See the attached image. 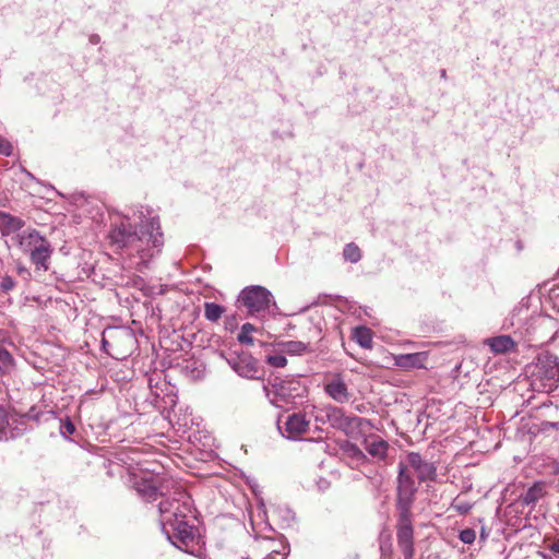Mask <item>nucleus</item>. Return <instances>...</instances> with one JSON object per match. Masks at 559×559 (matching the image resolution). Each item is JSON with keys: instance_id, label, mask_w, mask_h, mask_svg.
I'll list each match as a JSON object with an SVG mask.
<instances>
[{"instance_id": "28", "label": "nucleus", "mask_w": 559, "mask_h": 559, "mask_svg": "<svg viewBox=\"0 0 559 559\" xmlns=\"http://www.w3.org/2000/svg\"><path fill=\"white\" fill-rule=\"evenodd\" d=\"M475 538H476V533L472 528H465V530L461 531V533H460V539L464 544H472V543H474Z\"/></svg>"}, {"instance_id": "27", "label": "nucleus", "mask_w": 559, "mask_h": 559, "mask_svg": "<svg viewBox=\"0 0 559 559\" xmlns=\"http://www.w3.org/2000/svg\"><path fill=\"white\" fill-rule=\"evenodd\" d=\"M267 364L276 368H283L287 365V359L282 354L269 355L266 357Z\"/></svg>"}, {"instance_id": "13", "label": "nucleus", "mask_w": 559, "mask_h": 559, "mask_svg": "<svg viewBox=\"0 0 559 559\" xmlns=\"http://www.w3.org/2000/svg\"><path fill=\"white\" fill-rule=\"evenodd\" d=\"M407 467H412L420 481L432 480L437 468L433 463L425 461L418 453L411 452L407 455Z\"/></svg>"}, {"instance_id": "24", "label": "nucleus", "mask_w": 559, "mask_h": 559, "mask_svg": "<svg viewBox=\"0 0 559 559\" xmlns=\"http://www.w3.org/2000/svg\"><path fill=\"white\" fill-rule=\"evenodd\" d=\"M14 368L12 355L3 347L0 348V372L10 373Z\"/></svg>"}, {"instance_id": "9", "label": "nucleus", "mask_w": 559, "mask_h": 559, "mask_svg": "<svg viewBox=\"0 0 559 559\" xmlns=\"http://www.w3.org/2000/svg\"><path fill=\"white\" fill-rule=\"evenodd\" d=\"M415 491V483L407 472V466L401 462L397 477V502L401 510L409 509Z\"/></svg>"}, {"instance_id": "8", "label": "nucleus", "mask_w": 559, "mask_h": 559, "mask_svg": "<svg viewBox=\"0 0 559 559\" xmlns=\"http://www.w3.org/2000/svg\"><path fill=\"white\" fill-rule=\"evenodd\" d=\"M263 390L265 395L272 403H276V397L283 402H289L299 395L300 385L298 381L295 380H276L271 388L269 385H264Z\"/></svg>"}, {"instance_id": "32", "label": "nucleus", "mask_w": 559, "mask_h": 559, "mask_svg": "<svg viewBox=\"0 0 559 559\" xmlns=\"http://www.w3.org/2000/svg\"><path fill=\"white\" fill-rule=\"evenodd\" d=\"M8 425L5 412L2 407H0V440L4 435L5 427Z\"/></svg>"}, {"instance_id": "31", "label": "nucleus", "mask_w": 559, "mask_h": 559, "mask_svg": "<svg viewBox=\"0 0 559 559\" xmlns=\"http://www.w3.org/2000/svg\"><path fill=\"white\" fill-rule=\"evenodd\" d=\"M75 431V427L71 420H66L61 425V433L63 435H72Z\"/></svg>"}, {"instance_id": "25", "label": "nucleus", "mask_w": 559, "mask_h": 559, "mask_svg": "<svg viewBox=\"0 0 559 559\" xmlns=\"http://www.w3.org/2000/svg\"><path fill=\"white\" fill-rule=\"evenodd\" d=\"M343 257L345 260H347L352 263H357L361 258L360 249L358 248L357 245H355L353 242L347 243L344 247Z\"/></svg>"}, {"instance_id": "16", "label": "nucleus", "mask_w": 559, "mask_h": 559, "mask_svg": "<svg viewBox=\"0 0 559 559\" xmlns=\"http://www.w3.org/2000/svg\"><path fill=\"white\" fill-rule=\"evenodd\" d=\"M44 239L36 230H25L19 235V246L25 253H31L43 243Z\"/></svg>"}, {"instance_id": "37", "label": "nucleus", "mask_w": 559, "mask_h": 559, "mask_svg": "<svg viewBox=\"0 0 559 559\" xmlns=\"http://www.w3.org/2000/svg\"><path fill=\"white\" fill-rule=\"evenodd\" d=\"M456 509L461 512V513H466L468 512V510L471 509L469 506L467 504H462V506H456Z\"/></svg>"}, {"instance_id": "26", "label": "nucleus", "mask_w": 559, "mask_h": 559, "mask_svg": "<svg viewBox=\"0 0 559 559\" xmlns=\"http://www.w3.org/2000/svg\"><path fill=\"white\" fill-rule=\"evenodd\" d=\"M257 329L253 324L251 323H245L242 326H241V331L240 333L238 334V341L239 343L241 344H247V345H253V338L250 336V334L252 332H254Z\"/></svg>"}, {"instance_id": "14", "label": "nucleus", "mask_w": 559, "mask_h": 559, "mask_svg": "<svg viewBox=\"0 0 559 559\" xmlns=\"http://www.w3.org/2000/svg\"><path fill=\"white\" fill-rule=\"evenodd\" d=\"M426 361V353L402 354L394 356L395 366L403 369L424 368Z\"/></svg>"}, {"instance_id": "22", "label": "nucleus", "mask_w": 559, "mask_h": 559, "mask_svg": "<svg viewBox=\"0 0 559 559\" xmlns=\"http://www.w3.org/2000/svg\"><path fill=\"white\" fill-rule=\"evenodd\" d=\"M282 348L285 353L290 355H302L309 352V345L300 341H288L282 343Z\"/></svg>"}, {"instance_id": "3", "label": "nucleus", "mask_w": 559, "mask_h": 559, "mask_svg": "<svg viewBox=\"0 0 559 559\" xmlns=\"http://www.w3.org/2000/svg\"><path fill=\"white\" fill-rule=\"evenodd\" d=\"M530 372L531 386L534 391L545 393L554 391L559 383L558 357L549 353L540 354Z\"/></svg>"}, {"instance_id": "11", "label": "nucleus", "mask_w": 559, "mask_h": 559, "mask_svg": "<svg viewBox=\"0 0 559 559\" xmlns=\"http://www.w3.org/2000/svg\"><path fill=\"white\" fill-rule=\"evenodd\" d=\"M310 420L306 418L305 414L294 413L286 417L285 421H278V428L283 436L288 439H297L309 429Z\"/></svg>"}, {"instance_id": "36", "label": "nucleus", "mask_w": 559, "mask_h": 559, "mask_svg": "<svg viewBox=\"0 0 559 559\" xmlns=\"http://www.w3.org/2000/svg\"><path fill=\"white\" fill-rule=\"evenodd\" d=\"M11 224L14 229H20L22 227V222L19 218H11Z\"/></svg>"}, {"instance_id": "1", "label": "nucleus", "mask_w": 559, "mask_h": 559, "mask_svg": "<svg viewBox=\"0 0 559 559\" xmlns=\"http://www.w3.org/2000/svg\"><path fill=\"white\" fill-rule=\"evenodd\" d=\"M110 238L118 247L129 250L130 255L139 257L138 270L146 266L147 262L159 253L163 246V234L156 217L146 221L141 218L139 229L133 228L130 218H127L110 231Z\"/></svg>"}, {"instance_id": "6", "label": "nucleus", "mask_w": 559, "mask_h": 559, "mask_svg": "<svg viewBox=\"0 0 559 559\" xmlns=\"http://www.w3.org/2000/svg\"><path fill=\"white\" fill-rule=\"evenodd\" d=\"M272 298V294L262 286L248 287L241 292L239 297L251 314L259 313L267 309Z\"/></svg>"}, {"instance_id": "34", "label": "nucleus", "mask_w": 559, "mask_h": 559, "mask_svg": "<svg viewBox=\"0 0 559 559\" xmlns=\"http://www.w3.org/2000/svg\"><path fill=\"white\" fill-rule=\"evenodd\" d=\"M9 341V334L5 330L0 329V348L3 347V344H5Z\"/></svg>"}, {"instance_id": "2", "label": "nucleus", "mask_w": 559, "mask_h": 559, "mask_svg": "<svg viewBox=\"0 0 559 559\" xmlns=\"http://www.w3.org/2000/svg\"><path fill=\"white\" fill-rule=\"evenodd\" d=\"M160 525L167 539L178 548L189 546L193 539V527L187 522L190 511L188 501L163 500L159 502Z\"/></svg>"}, {"instance_id": "10", "label": "nucleus", "mask_w": 559, "mask_h": 559, "mask_svg": "<svg viewBox=\"0 0 559 559\" xmlns=\"http://www.w3.org/2000/svg\"><path fill=\"white\" fill-rule=\"evenodd\" d=\"M228 365L240 377L247 379H258L259 367L258 361L249 354L241 353L227 359Z\"/></svg>"}, {"instance_id": "12", "label": "nucleus", "mask_w": 559, "mask_h": 559, "mask_svg": "<svg viewBox=\"0 0 559 559\" xmlns=\"http://www.w3.org/2000/svg\"><path fill=\"white\" fill-rule=\"evenodd\" d=\"M325 393L337 403H346L350 399L348 386L342 378L341 373L333 374L324 383Z\"/></svg>"}, {"instance_id": "30", "label": "nucleus", "mask_w": 559, "mask_h": 559, "mask_svg": "<svg viewBox=\"0 0 559 559\" xmlns=\"http://www.w3.org/2000/svg\"><path fill=\"white\" fill-rule=\"evenodd\" d=\"M0 154H3L5 156H9L12 154L11 143L2 136H0Z\"/></svg>"}, {"instance_id": "18", "label": "nucleus", "mask_w": 559, "mask_h": 559, "mask_svg": "<svg viewBox=\"0 0 559 559\" xmlns=\"http://www.w3.org/2000/svg\"><path fill=\"white\" fill-rule=\"evenodd\" d=\"M51 249L49 242L44 239L43 243L39 245L34 251L29 253L31 260L37 267H43L47 270V261L50 258Z\"/></svg>"}, {"instance_id": "15", "label": "nucleus", "mask_w": 559, "mask_h": 559, "mask_svg": "<svg viewBox=\"0 0 559 559\" xmlns=\"http://www.w3.org/2000/svg\"><path fill=\"white\" fill-rule=\"evenodd\" d=\"M365 450L373 457L378 460H384L389 449V444L385 440L379 436L371 435L365 439Z\"/></svg>"}, {"instance_id": "35", "label": "nucleus", "mask_w": 559, "mask_h": 559, "mask_svg": "<svg viewBox=\"0 0 559 559\" xmlns=\"http://www.w3.org/2000/svg\"><path fill=\"white\" fill-rule=\"evenodd\" d=\"M549 549H550L554 554L559 555V540L554 542V543L549 546Z\"/></svg>"}, {"instance_id": "17", "label": "nucleus", "mask_w": 559, "mask_h": 559, "mask_svg": "<svg viewBox=\"0 0 559 559\" xmlns=\"http://www.w3.org/2000/svg\"><path fill=\"white\" fill-rule=\"evenodd\" d=\"M486 344L496 354H506L515 346L514 341L509 335H500L486 340Z\"/></svg>"}, {"instance_id": "20", "label": "nucleus", "mask_w": 559, "mask_h": 559, "mask_svg": "<svg viewBox=\"0 0 559 559\" xmlns=\"http://www.w3.org/2000/svg\"><path fill=\"white\" fill-rule=\"evenodd\" d=\"M353 338L362 347H372V333L371 330L366 326H357L354 330Z\"/></svg>"}, {"instance_id": "33", "label": "nucleus", "mask_w": 559, "mask_h": 559, "mask_svg": "<svg viewBox=\"0 0 559 559\" xmlns=\"http://www.w3.org/2000/svg\"><path fill=\"white\" fill-rule=\"evenodd\" d=\"M349 451L352 452V455L357 459L365 457V454L362 453V451L356 445H350Z\"/></svg>"}, {"instance_id": "5", "label": "nucleus", "mask_w": 559, "mask_h": 559, "mask_svg": "<svg viewBox=\"0 0 559 559\" xmlns=\"http://www.w3.org/2000/svg\"><path fill=\"white\" fill-rule=\"evenodd\" d=\"M314 419L322 424L329 423L333 428L346 435L352 433L364 424H368L367 419L357 416H347L342 408L332 405L320 409L314 416Z\"/></svg>"}, {"instance_id": "29", "label": "nucleus", "mask_w": 559, "mask_h": 559, "mask_svg": "<svg viewBox=\"0 0 559 559\" xmlns=\"http://www.w3.org/2000/svg\"><path fill=\"white\" fill-rule=\"evenodd\" d=\"M15 286V282L11 276H3L0 281V287L3 292H10Z\"/></svg>"}, {"instance_id": "21", "label": "nucleus", "mask_w": 559, "mask_h": 559, "mask_svg": "<svg viewBox=\"0 0 559 559\" xmlns=\"http://www.w3.org/2000/svg\"><path fill=\"white\" fill-rule=\"evenodd\" d=\"M545 495V487L542 483L534 484L523 496V503L535 504Z\"/></svg>"}, {"instance_id": "19", "label": "nucleus", "mask_w": 559, "mask_h": 559, "mask_svg": "<svg viewBox=\"0 0 559 559\" xmlns=\"http://www.w3.org/2000/svg\"><path fill=\"white\" fill-rule=\"evenodd\" d=\"M136 491L141 497L146 500H156V498L160 495H164L158 488L155 486L153 481L142 480L136 483Z\"/></svg>"}, {"instance_id": "7", "label": "nucleus", "mask_w": 559, "mask_h": 559, "mask_svg": "<svg viewBox=\"0 0 559 559\" xmlns=\"http://www.w3.org/2000/svg\"><path fill=\"white\" fill-rule=\"evenodd\" d=\"M396 538L399 548L402 550L404 558L413 559L415 554L414 531L408 510H401V514L397 522Z\"/></svg>"}, {"instance_id": "23", "label": "nucleus", "mask_w": 559, "mask_h": 559, "mask_svg": "<svg viewBox=\"0 0 559 559\" xmlns=\"http://www.w3.org/2000/svg\"><path fill=\"white\" fill-rule=\"evenodd\" d=\"M225 312L224 307L215 302H205L204 317L212 322H216Z\"/></svg>"}, {"instance_id": "4", "label": "nucleus", "mask_w": 559, "mask_h": 559, "mask_svg": "<svg viewBox=\"0 0 559 559\" xmlns=\"http://www.w3.org/2000/svg\"><path fill=\"white\" fill-rule=\"evenodd\" d=\"M133 333L126 328L110 326L102 335L103 349L115 359L128 357L135 344Z\"/></svg>"}]
</instances>
